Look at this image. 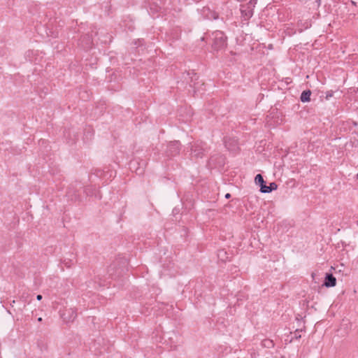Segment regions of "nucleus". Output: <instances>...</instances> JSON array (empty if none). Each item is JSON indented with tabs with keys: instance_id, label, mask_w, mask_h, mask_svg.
<instances>
[{
	"instance_id": "obj_16",
	"label": "nucleus",
	"mask_w": 358,
	"mask_h": 358,
	"mask_svg": "<svg viewBox=\"0 0 358 358\" xmlns=\"http://www.w3.org/2000/svg\"><path fill=\"white\" fill-rule=\"evenodd\" d=\"M314 277H315V274H314V273H313V274H312V278H314Z\"/></svg>"
},
{
	"instance_id": "obj_15",
	"label": "nucleus",
	"mask_w": 358,
	"mask_h": 358,
	"mask_svg": "<svg viewBox=\"0 0 358 358\" xmlns=\"http://www.w3.org/2000/svg\"><path fill=\"white\" fill-rule=\"evenodd\" d=\"M320 0H315V1L317 3L318 5L320 4Z\"/></svg>"
},
{
	"instance_id": "obj_5",
	"label": "nucleus",
	"mask_w": 358,
	"mask_h": 358,
	"mask_svg": "<svg viewBox=\"0 0 358 358\" xmlns=\"http://www.w3.org/2000/svg\"><path fill=\"white\" fill-rule=\"evenodd\" d=\"M278 188V185L275 182H271L269 186L262 187V193H269L273 190H275Z\"/></svg>"
},
{
	"instance_id": "obj_13",
	"label": "nucleus",
	"mask_w": 358,
	"mask_h": 358,
	"mask_svg": "<svg viewBox=\"0 0 358 358\" xmlns=\"http://www.w3.org/2000/svg\"><path fill=\"white\" fill-rule=\"evenodd\" d=\"M38 322H41V321H42V318H41V317H38Z\"/></svg>"
},
{
	"instance_id": "obj_7",
	"label": "nucleus",
	"mask_w": 358,
	"mask_h": 358,
	"mask_svg": "<svg viewBox=\"0 0 358 358\" xmlns=\"http://www.w3.org/2000/svg\"><path fill=\"white\" fill-rule=\"evenodd\" d=\"M311 95V91H303L301 95V101L306 102L310 101V96Z\"/></svg>"
},
{
	"instance_id": "obj_6",
	"label": "nucleus",
	"mask_w": 358,
	"mask_h": 358,
	"mask_svg": "<svg viewBox=\"0 0 358 358\" xmlns=\"http://www.w3.org/2000/svg\"><path fill=\"white\" fill-rule=\"evenodd\" d=\"M255 183L257 185H259L260 186V191L262 192V187H267L265 184H264V178L262 177V176L261 174H257L256 176H255Z\"/></svg>"
},
{
	"instance_id": "obj_11",
	"label": "nucleus",
	"mask_w": 358,
	"mask_h": 358,
	"mask_svg": "<svg viewBox=\"0 0 358 358\" xmlns=\"http://www.w3.org/2000/svg\"><path fill=\"white\" fill-rule=\"evenodd\" d=\"M37 300L40 301L42 299V296L41 294L37 295L36 296Z\"/></svg>"
},
{
	"instance_id": "obj_9",
	"label": "nucleus",
	"mask_w": 358,
	"mask_h": 358,
	"mask_svg": "<svg viewBox=\"0 0 358 358\" xmlns=\"http://www.w3.org/2000/svg\"><path fill=\"white\" fill-rule=\"evenodd\" d=\"M194 87L196 89H200V88H201L203 87H209L210 86L208 84H205L204 83H203L201 81H199L196 83H195Z\"/></svg>"
},
{
	"instance_id": "obj_3",
	"label": "nucleus",
	"mask_w": 358,
	"mask_h": 358,
	"mask_svg": "<svg viewBox=\"0 0 358 358\" xmlns=\"http://www.w3.org/2000/svg\"><path fill=\"white\" fill-rule=\"evenodd\" d=\"M336 284V278L331 273H327L324 285L330 287H334Z\"/></svg>"
},
{
	"instance_id": "obj_12",
	"label": "nucleus",
	"mask_w": 358,
	"mask_h": 358,
	"mask_svg": "<svg viewBox=\"0 0 358 358\" xmlns=\"http://www.w3.org/2000/svg\"><path fill=\"white\" fill-rule=\"evenodd\" d=\"M231 197V194L229 193H227L226 195H225V198L226 199H229Z\"/></svg>"
},
{
	"instance_id": "obj_2",
	"label": "nucleus",
	"mask_w": 358,
	"mask_h": 358,
	"mask_svg": "<svg viewBox=\"0 0 358 358\" xmlns=\"http://www.w3.org/2000/svg\"><path fill=\"white\" fill-rule=\"evenodd\" d=\"M60 315L64 322L68 323L73 322L76 319L77 314L74 308H65L60 311Z\"/></svg>"
},
{
	"instance_id": "obj_8",
	"label": "nucleus",
	"mask_w": 358,
	"mask_h": 358,
	"mask_svg": "<svg viewBox=\"0 0 358 358\" xmlns=\"http://www.w3.org/2000/svg\"><path fill=\"white\" fill-rule=\"evenodd\" d=\"M332 96V94L329 91H320V98L323 99H329V97Z\"/></svg>"
},
{
	"instance_id": "obj_10",
	"label": "nucleus",
	"mask_w": 358,
	"mask_h": 358,
	"mask_svg": "<svg viewBox=\"0 0 358 358\" xmlns=\"http://www.w3.org/2000/svg\"><path fill=\"white\" fill-rule=\"evenodd\" d=\"M200 150L199 149V146L198 145H196L195 146V148L192 150V154L194 155V156L198 157H200Z\"/></svg>"
},
{
	"instance_id": "obj_14",
	"label": "nucleus",
	"mask_w": 358,
	"mask_h": 358,
	"mask_svg": "<svg viewBox=\"0 0 358 358\" xmlns=\"http://www.w3.org/2000/svg\"><path fill=\"white\" fill-rule=\"evenodd\" d=\"M213 18H214V19H217V15H213Z\"/></svg>"
},
{
	"instance_id": "obj_17",
	"label": "nucleus",
	"mask_w": 358,
	"mask_h": 358,
	"mask_svg": "<svg viewBox=\"0 0 358 358\" xmlns=\"http://www.w3.org/2000/svg\"><path fill=\"white\" fill-rule=\"evenodd\" d=\"M357 177H358V173H357Z\"/></svg>"
},
{
	"instance_id": "obj_4",
	"label": "nucleus",
	"mask_w": 358,
	"mask_h": 358,
	"mask_svg": "<svg viewBox=\"0 0 358 358\" xmlns=\"http://www.w3.org/2000/svg\"><path fill=\"white\" fill-rule=\"evenodd\" d=\"M179 145L180 143L178 141L170 143V144L169 145V152H170V154L174 155L178 153Z\"/></svg>"
},
{
	"instance_id": "obj_1",
	"label": "nucleus",
	"mask_w": 358,
	"mask_h": 358,
	"mask_svg": "<svg viewBox=\"0 0 358 358\" xmlns=\"http://www.w3.org/2000/svg\"><path fill=\"white\" fill-rule=\"evenodd\" d=\"M214 34L215 39L212 45L213 50L219 52L224 50L227 46L226 37L221 31H216Z\"/></svg>"
}]
</instances>
